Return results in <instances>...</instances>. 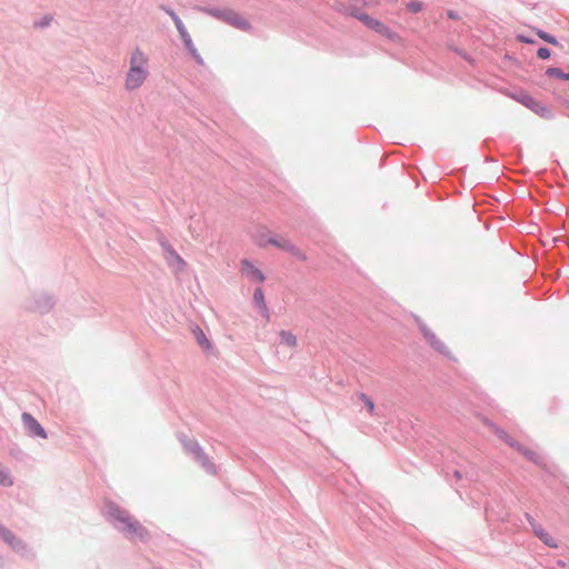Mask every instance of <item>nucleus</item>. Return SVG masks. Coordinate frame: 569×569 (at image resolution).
<instances>
[{
  "mask_svg": "<svg viewBox=\"0 0 569 569\" xmlns=\"http://www.w3.org/2000/svg\"><path fill=\"white\" fill-rule=\"evenodd\" d=\"M517 451H519L521 455H523L528 460L535 462V463H538L539 460H540V456L538 455L537 451L530 449V448H527L525 446H521L518 441H517V445L516 447H513Z\"/></svg>",
  "mask_w": 569,
  "mask_h": 569,
  "instance_id": "nucleus-13",
  "label": "nucleus"
},
{
  "mask_svg": "<svg viewBox=\"0 0 569 569\" xmlns=\"http://www.w3.org/2000/svg\"><path fill=\"white\" fill-rule=\"evenodd\" d=\"M359 398L367 407L368 411L372 415L375 412V403L365 393H360Z\"/></svg>",
  "mask_w": 569,
  "mask_h": 569,
  "instance_id": "nucleus-20",
  "label": "nucleus"
},
{
  "mask_svg": "<svg viewBox=\"0 0 569 569\" xmlns=\"http://www.w3.org/2000/svg\"><path fill=\"white\" fill-rule=\"evenodd\" d=\"M268 243L278 247L281 250L289 252L291 256L300 261H307V254L295 243L283 237H272L268 240Z\"/></svg>",
  "mask_w": 569,
  "mask_h": 569,
  "instance_id": "nucleus-5",
  "label": "nucleus"
},
{
  "mask_svg": "<svg viewBox=\"0 0 569 569\" xmlns=\"http://www.w3.org/2000/svg\"><path fill=\"white\" fill-rule=\"evenodd\" d=\"M22 420L29 433L41 437L42 439L47 438V433L44 429L40 426V423L29 413L22 415Z\"/></svg>",
  "mask_w": 569,
  "mask_h": 569,
  "instance_id": "nucleus-10",
  "label": "nucleus"
},
{
  "mask_svg": "<svg viewBox=\"0 0 569 569\" xmlns=\"http://www.w3.org/2000/svg\"><path fill=\"white\" fill-rule=\"evenodd\" d=\"M518 39L520 42H523V43H532L533 42V40H531V39H529V37H525V36H519Z\"/></svg>",
  "mask_w": 569,
  "mask_h": 569,
  "instance_id": "nucleus-25",
  "label": "nucleus"
},
{
  "mask_svg": "<svg viewBox=\"0 0 569 569\" xmlns=\"http://www.w3.org/2000/svg\"><path fill=\"white\" fill-rule=\"evenodd\" d=\"M163 10L170 16V18L173 20L176 27L178 23H182L181 19L176 14V12L171 9L163 8Z\"/></svg>",
  "mask_w": 569,
  "mask_h": 569,
  "instance_id": "nucleus-23",
  "label": "nucleus"
},
{
  "mask_svg": "<svg viewBox=\"0 0 569 569\" xmlns=\"http://www.w3.org/2000/svg\"><path fill=\"white\" fill-rule=\"evenodd\" d=\"M0 536H2L3 539L8 541L12 547H17L19 545V541L16 539V537L6 528L0 527Z\"/></svg>",
  "mask_w": 569,
  "mask_h": 569,
  "instance_id": "nucleus-17",
  "label": "nucleus"
},
{
  "mask_svg": "<svg viewBox=\"0 0 569 569\" xmlns=\"http://www.w3.org/2000/svg\"><path fill=\"white\" fill-rule=\"evenodd\" d=\"M114 517L124 525L123 529L130 535L139 538H144L147 536V530L138 521L132 520L127 511L117 510L114 512Z\"/></svg>",
  "mask_w": 569,
  "mask_h": 569,
  "instance_id": "nucleus-4",
  "label": "nucleus"
},
{
  "mask_svg": "<svg viewBox=\"0 0 569 569\" xmlns=\"http://www.w3.org/2000/svg\"><path fill=\"white\" fill-rule=\"evenodd\" d=\"M13 483L10 475L4 469L0 468V486L9 487Z\"/></svg>",
  "mask_w": 569,
  "mask_h": 569,
  "instance_id": "nucleus-19",
  "label": "nucleus"
},
{
  "mask_svg": "<svg viewBox=\"0 0 569 569\" xmlns=\"http://www.w3.org/2000/svg\"><path fill=\"white\" fill-rule=\"evenodd\" d=\"M253 300L258 305L263 315H268V307L264 299V293L261 288H257L253 292Z\"/></svg>",
  "mask_w": 569,
  "mask_h": 569,
  "instance_id": "nucleus-14",
  "label": "nucleus"
},
{
  "mask_svg": "<svg viewBox=\"0 0 569 569\" xmlns=\"http://www.w3.org/2000/svg\"><path fill=\"white\" fill-rule=\"evenodd\" d=\"M537 34L539 36V38H541L542 40L547 41L548 43H551L553 46L558 44V41H557V39L555 37L548 34L547 32H545L542 30H538Z\"/></svg>",
  "mask_w": 569,
  "mask_h": 569,
  "instance_id": "nucleus-21",
  "label": "nucleus"
},
{
  "mask_svg": "<svg viewBox=\"0 0 569 569\" xmlns=\"http://www.w3.org/2000/svg\"><path fill=\"white\" fill-rule=\"evenodd\" d=\"M355 17L361 21L365 26H367L369 29L376 31L377 33L388 38V39H396L397 34L387 27L382 21L375 19L366 13H359L355 14Z\"/></svg>",
  "mask_w": 569,
  "mask_h": 569,
  "instance_id": "nucleus-2",
  "label": "nucleus"
},
{
  "mask_svg": "<svg viewBox=\"0 0 569 569\" xmlns=\"http://www.w3.org/2000/svg\"><path fill=\"white\" fill-rule=\"evenodd\" d=\"M196 338H197L198 343L204 350H209L211 348V343H210L209 339L206 337L204 332L199 328L196 331Z\"/></svg>",
  "mask_w": 569,
  "mask_h": 569,
  "instance_id": "nucleus-16",
  "label": "nucleus"
},
{
  "mask_svg": "<svg viewBox=\"0 0 569 569\" xmlns=\"http://www.w3.org/2000/svg\"><path fill=\"white\" fill-rule=\"evenodd\" d=\"M448 17H449L450 19H457V16H456L452 11H449V12H448Z\"/></svg>",
  "mask_w": 569,
  "mask_h": 569,
  "instance_id": "nucleus-26",
  "label": "nucleus"
},
{
  "mask_svg": "<svg viewBox=\"0 0 569 569\" xmlns=\"http://www.w3.org/2000/svg\"><path fill=\"white\" fill-rule=\"evenodd\" d=\"M547 74L550 77H556V78L562 79V80H569V73H565L559 68H549L547 70Z\"/></svg>",
  "mask_w": 569,
  "mask_h": 569,
  "instance_id": "nucleus-18",
  "label": "nucleus"
},
{
  "mask_svg": "<svg viewBox=\"0 0 569 569\" xmlns=\"http://www.w3.org/2000/svg\"><path fill=\"white\" fill-rule=\"evenodd\" d=\"M517 100L526 106L527 108L531 109L533 112H536L537 114L541 116V117H549L550 116V112L549 110L539 101L535 100L529 94H520Z\"/></svg>",
  "mask_w": 569,
  "mask_h": 569,
  "instance_id": "nucleus-8",
  "label": "nucleus"
},
{
  "mask_svg": "<svg viewBox=\"0 0 569 569\" xmlns=\"http://www.w3.org/2000/svg\"><path fill=\"white\" fill-rule=\"evenodd\" d=\"M419 327L425 339L433 350L446 357H451V351L449 347L445 343V341L438 338L437 335L430 328H428L425 323L420 321Z\"/></svg>",
  "mask_w": 569,
  "mask_h": 569,
  "instance_id": "nucleus-3",
  "label": "nucleus"
},
{
  "mask_svg": "<svg viewBox=\"0 0 569 569\" xmlns=\"http://www.w3.org/2000/svg\"><path fill=\"white\" fill-rule=\"evenodd\" d=\"M149 76V57L140 48H136L129 60V69L124 79V88L129 91L138 90Z\"/></svg>",
  "mask_w": 569,
  "mask_h": 569,
  "instance_id": "nucleus-1",
  "label": "nucleus"
},
{
  "mask_svg": "<svg viewBox=\"0 0 569 569\" xmlns=\"http://www.w3.org/2000/svg\"><path fill=\"white\" fill-rule=\"evenodd\" d=\"M537 56L542 59V60H546L548 58H550V50L547 49V48H540L538 49L537 51Z\"/></svg>",
  "mask_w": 569,
  "mask_h": 569,
  "instance_id": "nucleus-24",
  "label": "nucleus"
},
{
  "mask_svg": "<svg viewBox=\"0 0 569 569\" xmlns=\"http://www.w3.org/2000/svg\"><path fill=\"white\" fill-rule=\"evenodd\" d=\"M241 272L251 281L262 283L266 280L264 274L251 261L243 259L240 262Z\"/></svg>",
  "mask_w": 569,
  "mask_h": 569,
  "instance_id": "nucleus-7",
  "label": "nucleus"
},
{
  "mask_svg": "<svg viewBox=\"0 0 569 569\" xmlns=\"http://www.w3.org/2000/svg\"><path fill=\"white\" fill-rule=\"evenodd\" d=\"M217 17L223 18L231 26L239 28L240 30L247 31L251 28L249 21H247L244 18H242L240 14L228 11L222 14L213 13Z\"/></svg>",
  "mask_w": 569,
  "mask_h": 569,
  "instance_id": "nucleus-9",
  "label": "nucleus"
},
{
  "mask_svg": "<svg viewBox=\"0 0 569 569\" xmlns=\"http://www.w3.org/2000/svg\"><path fill=\"white\" fill-rule=\"evenodd\" d=\"M375 1L373 0H368L366 1V4H372Z\"/></svg>",
  "mask_w": 569,
  "mask_h": 569,
  "instance_id": "nucleus-27",
  "label": "nucleus"
},
{
  "mask_svg": "<svg viewBox=\"0 0 569 569\" xmlns=\"http://www.w3.org/2000/svg\"><path fill=\"white\" fill-rule=\"evenodd\" d=\"M422 2L418 0L411 1L407 4V9L412 13L420 12L422 10Z\"/></svg>",
  "mask_w": 569,
  "mask_h": 569,
  "instance_id": "nucleus-22",
  "label": "nucleus"
},
{
  "mask_svg": "<svg viewBox=\"0 0 569 569\" xmlns=\"http://www.w3.org/2000/svg\"><path fill=\"white\" fill-rule=\"evenodd\" d=\"M280 342L289 348H295L297 346V338L291 331L282 330L279 333Z\"/></svg>",
  "mask_w": 569,
  "mask_h": 569,
  "instance_id": "nucleus-15",
  "label": "nucleus"
},
{
  "mask_svg": "<svg viewBox=\"0 0 569 569\" xmlns=\"http://www.w3.org/2000/svg\"><path fill=\"white\" fill-rule=\"evenodd\" d=\"M527 520L532 527L535 535L548 547L558 548V542L539 523H537L530 515H527Z\"/></svg>",
  "mask_w": 569,
  "mask_h": 569,
  "instance_id": "nucleus-6",
  "label": "nucleus"
},
{
  "mask_svg": "<svg viewBox=\"0 0 569 569\" xmlns=\"http://www.w3.org/2000/svg\"><path fill=\"white\" fill-rule=\"evenodd\" d=\"M483 423L488 426L501 440L508 443L510 447H516L517 441L510 437L505 430L493 425L488 419H483Z\"/></svg>",
  "mask_w": 569,
  "mask_h": 569,
  "instance_id": "nucleus-12",
  "label": "nucleus"
},
{
  "mask_svg": "<svg viewBox=\"0 0 569 569\" xmlns=\"http://www.w3.org/2000/svg\"><path fill=\"white\" fill-rule=\"evenodd\" d=\"M180 37L182 38L186 47L192 52V54L194 56V58L198 60V62H202L201 58L196 53V49L193 47V43H192V40L190 38V34L188 33L186 27L183 23H178V26L176 27Z\"/></svg>",
  "mask_w": 569,
  "mask_h": 569,
  "instance_id": "nucleus-11",
  "label": "nucleus"
}]
</instances>
